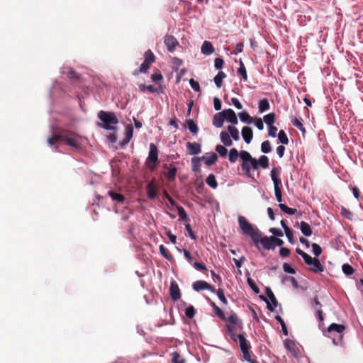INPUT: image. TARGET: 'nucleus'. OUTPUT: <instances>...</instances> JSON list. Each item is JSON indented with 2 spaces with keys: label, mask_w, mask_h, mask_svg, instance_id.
I'll use <instances>...</instances> for the list:
<instances>
[{
  "label": "nucleus",
  "mask_w": 363,
  "mask_h": 363,
  "mask_svg": "<svg viewBox=\"0 0 363 363\" xmlns=\"http://www.w3.org/2000/svg\"><path fill=\"white\" fill-rule=\"evenodd\" d=\"M188 128L189 130L194 134H196L198 132V126L194 123L192 121H188Z\"/></svg>",
  "instance_id": "49530a36"
},
{
  "label": "nucleus",
  "mask_w": 363,
  "mask_h": 363,
  "mask_svg": "<svg viewBox=\"0 0 363 363\" xmlns=\"http://www.w3.org/2000/svg\"><path fill=\"white\" fill-rule=\"evenodd\" d=\"M261 150L263 153H269L271 152L272 148L269 141L266 140L262 143Z\"/></svg>",
  "instance_id": "a19ab883"
},
{
  "label": "nucleus",
  "mask_w": 363,
  "mask_h": 363,
  "mask_svg": "<svg viewBox=\"0 0 363 363\" xmlns=\"http://www.w3.org/2000/svg\"><path fill=\"white\" fill-rule=\"evenodd\" d=\"M223 60L221 58H216L214 61V66L217 69H220L223 66Z\"/></svg>",
  "instance_id": "bf43d9fd"
},
{
  "label": "nucleus",
  "mask_w": 363,
  "mask_h": 363,
  "mask_svg": "<svg viewBox=\"0 0 363 363\" xmlns=\"http://www.w3.org/2000/svg\"><path fill=\"white\" fill-rule=\"evenodd\" d=\"M206 184L212 189H216L218 186V183L213 174H209L206 178Z\"/></svg>",
  "instance_id": "2f4dec72"
},
{
  "label": "nucleus",
  "mask_w": 363,
  "mask_h": 363,
  "mask_svg": "<svg viewBox=\"0 0 363 363\" xmlns=\"http://www.w3.org/2000/svg\"><path fill=\"white\" fill-rule=\"evenodd\" d=\"M314 303H315V306L313 307L316 310V316H317L318 320L320 322L319 327L321 328L322 322L323 320V317L321 309L318 307L320 305V303L317 300H315Z\"/></svg>",
  "instance_id": "cd10ccee"
},
{
  "label": "nucleus",
  "mask_w": 363,
  "mask_h": 363,
  "mask_svg": "<svg viewBox=\"0 0 363 363\" xmlns=\"http://www.w3.org/2000/svg\"><path fill=\"white\" fill-rule=\"evenodd\" d=\"M185 314L189 318H192L195 315V310L193 306H189L186 308Z\"/></svg>",
  "instance_id": "052dcab7"
},
{
  "label": "nucleus",
  "mask_w": 363,
  "mask_h": 363,
  "mask_svg": "<svg viewBox=\"0 0 363 363\" xmlns=\"http://www.w3.org/2000/svg\"><path fill=\"white\" fill-rule=\"evenodd\" d=\"M215 150L221 157H225L227 155L228 150L224 145H217Z\"/></svg>",
  "instance_id": "f704fd0d"
},
{
  "label": "nucleus",
  "mask_w": 363,
  "mask_h": 363,
  "mask_svg": "<svg viewBox=\"0 0 363 363\" xmlns=\"http://www.w3.org/2000/svg\"><path fill=\"white\" fill-rule=\"evenodd\" d=\"M342 268L343 272L347 275H351L354 273L353 268L348 264H344Z\"/></svg>",
  "instance_id": "c03bdc74"
},
{
  "label": "nucleus",
  "mask_w": 363,
  "mask_h": 363,
  "mask_svg": "<svg viewBox=\"0 0 363 363\" xmlns=\"http://www.w3.org/2000/svg\"><path fill=\"white\" fill-rule=\"evenodd\" d=\"M227 130L230 134V138H232L235 141L240 140V132L235 125H228Z\"/></svg>",
  "instance_id": "5701e85b"
},
{
  "label": "nucleus",
  "mask_w": 363,
  "mask_h": 363,
  "mask_svg": "<svg viewBox=\"0 0 363 363\" xmlns=\"http://www.w3.org/2000/svg\"><path fill=\"white\" fill-rule=\"evenodd\" d=\"M186 148L191 155H198L201 152V145L196 143H187Z\"/></svg>",
  "instance_id": "2eb2a0df"
},
{
  "label": "nucleus",
  "mask_w": 363,
  "mask_h": 363,
  "mask_svg": "<svg viewBox=\"0 0 363 363\" xmlns=\"http://www.w3.org/2000/svg\"><path fill=\"white\" fill-rule=\"evenodd\" d=\"M108 194L113 201H116L118 202H123L124 201V196L122 194L113 191H109Z\"/></svg>",
  "instance_id": "4c0bfd02"
},
{
  "label": "nucleus",
  "mask_w": 363,
  "mask_h": 363,
  "mask_svg": "<svg viewBox=\"0 0 363 363\" xmlns=\"http://www.w3.org/2000/svg\"><path fill=\"white\" fill-rule=\"evenodd\" d=\"M215 49L212 45V43L209 41H204L201 48V52L202 54L205 55H210L213 53Z\"/></svg>",
  "instance_id": "f3484780"
},
{
  "label": "nucleus",
  "mask_w": 363,
  "mask_h": 363,
  "mask_svg": "<svg viewBox=\"0 0 363 363\" xmlns=\"http://www.w3.org/2000/svg\"><path fill=\"white\" fill-rule=\"evenodd\" d=\"M164 43L169 52H172L176 47L179 45L177 40L172 35H166L164 39Z\"/></svg>",
  "instance_id": "1a4fd4ad"
},
{
  "label": "nucleus",
  "mask_w": 363,
  "mask_h": 363,
  "mask_svg": "<svg viewBox=\"0 0 363 363\" xmlns=\"http://www.w3.org/2000/svg\"><path fill=\"white\" fill-rule=\"evenodd\" d=\"M238 116L243 123L251 124L253 121V118L246 111L238 113Z\"/></svg>",
  "instance_id": "bb28decb"
},
{
  "label": "nucleus",
  "mask_w": 363,
  "mask_h": 363,
  "mask_svg": "<svg viewBox=\"0 0 363 363\" xmlns=\"http://www.w3.org/2000/svg\"><path fill=\"white\" fill-rule=\"evenodd\" d=\"M189 84L191 87L195 91H199L200 90V86L198 82L195 81L194 79H191L189 80Z\"/></svg>",
  "instance_id": "6e6d98bb"
},
{
  "label": "nucleus",
  "mask_w": 363,
  "mask_h": 363,
  "mask_svg": "<svg viewBox=\"0 0 363 363\" xmlns=\"http://www.w3.org/2000/svg\"><path fill=\"white\" fill-rule=\"evenodd\" d=\"M223 111L217 113L213 118V125L216 128H221L223 125L225 117Z\"/></svg>",
  "instance_id": "a211bd4d"
},
{
  "label": "nucleus",
  "mask_w": 363,
  "mask_h": 363,
  "mask_svg": "<svg viewBox=\"0 0 363 363\" xmlns=\"http://www.w3.org/2000/svg\"><path fill=\"white\" fill-rule=\"evenodd\" d=\"M311 270L315 273H320L324 271V267L321 264L320 261L315 258L312 263L309 265Z\"/></svg>",
  "instance_id": "aec40b11"
},
{
  "label": "nucleus",
  "mask_w": 363,
  "mask_h": 363,
  "mask_svg": "<svg viewBox=\"0 0 363 363\" xmlns=\"http://www.w3.org/2000/svg\"><path fill=\"white\" fill-rule=\"evenodd\" d=\"M238 157H240V152H238L235 148H232L230 150L228 159L231 163L235 162Z\"/></svg>",
  "instance_id": "c85d7f7f"
},
{
  "label": "nucleus",
  "mask_w": 363,
  "mask_h": 363,
  "mask_svg": "<svg viewBox=\"0 0 363 363\" xmlns=\"http://www.w3.org/2000/svg\"><path fill=\"white\" fill-rule=\"evenodd\" d=\"M292 124L298 128L303 133H305L306 130L302 124V123L297 118L292 121Z\"/></svg>",
  "instance_id": "09e8293b"
},
{
  "label": "nucleus",
  "mask_w": 363,
  "mask_h": 363,
  "mask_svg": "<svg viewBox=\"0 0 363 363\" xmlns=\"http://www.w3.org/2000/svg\"><path fill=\"white\" fill-rule=\"evenodd\" d=\"M177 169L175 167H167L165 170V175L169 180H174L176 177Z\"/></svg>",
  "instance_id": "a878e982"
},
{
  "label": "nucleus",
  "mask_w": 363,
  "mask_h": 363,
  "mask_svg": "<svg viewBox=\"0 0 363 363\" xmlns=\"http://www.w3.org/2000/svg\"><path fill=\"white\" fill-rule=\"evenodd\" d=\"M248 350H249L242 351L243 354V358L250 363H256L255 361L250 358V355Z\"/></svg>",
  "instance_id": "680f3d73"
},
{
  "label": "nucleus",
  "mask_w": 363,
  "mask_h": 363,
  "mask_svg": "<svg viewBox=\"0 0 363 363\" xmlns=\"http://www.w3.org/2000/svg\"><path fill=\"white\" fill-rule=\"evenodd\" d=\"M224 320L232 324L235 328H240L242 325L237 315L233 312L228 313Z\"/></svg>",
  "instance_id": "4468645a"
},
{
  "label": "nucleus",
  "mask_w": 363,
  "mask_h": 363,
  "mask_svg": "<svg viewBox=\"0 0 363 363\" xmlns=\"http://www.w3.org/2000/svg\"><path fill=\"white\" fill-rule=\"evenodd\" d=\"M283 269L285 272L291 274H294L296 272L294 269L291 267V265H290L288 263H284L283 264Z\"/></svg>",
  "instance_id": "5fc2aeb1"
},
{
  "label": "nucleus",
  "mask_w": 363,
  "mask_h": 363,
  "mask_svg": "<svg viewBox=\"0 0 363 363\" xmlns=\"http://www.w3.org/2000/svg\"><path fill=\"white\" fill-rule=\"evenodd\" d=\"M263 119H264V121L265 122V123L268 126H271L275 121V115H274V113H269L267 115H265L264 116Z\"/></svg>",
  "instance_id": "72a5a7b5"
},
{
  "label": "nucleus",
  "mask_w": 363,
  "mask_h": 363,
  "mask_svg": "<svg viewBox=\"0 0 363 363\" xmlns=\"http://www.w3.org/2000/svg\"><path fill=\"white\" fill-rule=\"evenodd\" d=\"M247 284L250 286V288L255 292L256 294H258L259 292V288L256 286V284L254 283V281L250 279H247Z\"/></svg>",
  "instance_id": "13d9d810"
},
{
  "label": "nucleus",
  "mask_w": 363,
  "mask_h": 363,
  "mask_svg": "<svg viewBox=\"0 0 363 363\" xmlns=\"http://www.w3.org/2000/svg\"><path fill=\"white\" fill-rule=\"evenodd\" d=\"M133 134V127L132 125H127L125 128L124 138L121 142V146H125L131 140Z\"/></svg>",
  "instance_id": "ddd939ff"
},
{
  "label": "nucleus",
  "mask_w": 363,
  "mask_h": 363,
  "mask_svg": "<svg viewBox=\"0 0 363 363\" xmlns=\"http://www.w3.org/2000/svg\"><path fill=\"white\" fill-rule=\"evenodd\" d=\"M98 117L103 123L101 125L103 128L111 130L116 128L118 120L113 113L101 111L98 113Z\"/></svg>",
  "instance_id": "20e7f679"
},
{
  "label": "nucleus",
  "mask_w": 363,
  "mask_h": 363,
  "mask_svg": "<svg viewBox=\"0 0 363 363\" xmlns=\"http://www.w3.org/2000/svg\"><path fill=\"white\" fill-rule=\"evenodd\" d=\"M226 77L223 72H219L218 74L214 77V82L217 87L220 88L222 86L223 79Z\"/></svg>",
  "instance_id": "473e14b6"
},
{
  "label": "nucleus",
  "mask_w": 363,
  "mask_h": 363,
  "mask_svg": "<svg viewBox=\"0 0 363 363\" xmlns=\"http://www.w3.org/2000/svg\"><path fill=\"white\" fill-rule=\"evenodd\" d=\"M257 248H259V244H262L263 247L266 250L274 249V245L273 244V236L267 237L262 236L261 232L259 233V238L258 242H254Z\"/></svg>",
  "instance_id": "6e6552de"
},
{
  "label": "nucleus",
  "mask_w": 363,
  "mask_h": 363,
  "mask_svg": "<svg viewBox=\"0 0 363 363\" xmlns=\"http://www.w3.org/2000/svg\"><path fill=\"white\" fill-rule=\"evenodd\" d=\"M278 139L279 142L283 145H287L289 143V139L283 130H281L278 133Z\"/></svg>",
  "instance_id": "c9c22d12"
},
{
  "label": "nucleus",
  "mask_w": 363,
  "mask_h": 363,
  "mask_svg": "<svg viewBox=\"0 0 363 363\" xmlns=\"http://www.w3.org/2000/svg\"><path fill=\"white\" fill-rule=\"evenodd\" d=\"M269 232L275 236H278V237L283 236V232L280 229L272 228L269 229Z\"/></svg>",
  "instance_id": "69168bd1"
},
{
  "label": "nucleus",
  "mask_w": 363,
  "mask_h": 363,
  "mask_svg": "<svg viewBox=\"0 0 363 363\" xmlns=\"http://www.w3.org/2000/svg\"><path fill=\"white\" fill-rule=\"evenodd\" d=\"M284 232H285L286 236L288 238L289 242L291 243H293L294 242L293 230L291 229H290L289 228H286Z\"/></svg>",
  "instance_id": "3c124183"
},
{
  "label": "nucleus",
  "mask_w": 363,
  "mask_h": 363,
  "mask_svg": "<svg viewBox=\"0 0 363 363\" xmlns=\"http://www.w3.org/2000/svg\"><path fill=\"white\" fill-rule=\"evenodd\" d=\"M220 140L225 146L230 147L233 145V140L230 138L228 131H221L220 133Z\"/></svg>",
  "instance_id": "6ab92c4d"
},
{
  "label": "nucleus",
  "mask_w": 363,
  "mask_h": 363,
  "mask_svg": "<svg viewBox=\"0 0 363 363\" xmlns=\"http://www.w3.org/2000/svg\"><path fill=\"white\" fill-rule=\"evenodd\" d=\"M270 299H271V301H272V303H270L269 302H267V308L270 310V311H274L275 309V308L277 307V302L275 299V297L274 296L273 294H272V296H270Z\"/></svg>",
  "instance_id": "de8ad7c7"
},
{
  "label": "nucleus",
  "mask_w": 363,
  "mask_h": 363,
  "mask_svg": "<svg viewBox=\"0 0 363 363\" xmlns=\"http://www.w3.org/2000/svg\"><path fill=\"white\" fill-rule=\"evenodd\" d=\"M171 297L174 300H177L180 298V290L176 283L172 282L170 286Z\"/></svg>",
  "instance_id": "4be33fe9"
},
{
  "label": "nucleus",
  "mask_w": 363,
  "mask_h": 363,
  "mask_svg": "<svg viewBox=\"0 0 363 363\" xmlns=\"http://www.w3.org/2000/svg\"><path fill=\"white\" fill-rule=\"evenodd\" d=\"M312 250L315 256H319L322 252L321 247L316 243L312 244Z\"/></svg>",
  "instance_id": "864d4df0"
},
{
  "label": "nucleus",
  "mask_w": 363,
  "mask_h": 363,
  "mask_svg": "<svg viewBox=\"0 0 363 363\" xmlns=\"http://www.w3.org/2000/svg\"><path fill=\"white\" fill-rule=\"evenodd\" d=\"M279 174V169L274 168L271 171L270 175H271L272 180L273 181V183H274V194H275L276 199L279 203H281L282 201L281 191V181L278 177Z\"/></svg>",
  "instance_id": "423d86ee"
},
{
  "label": "nucleus",
  "mask_w": 363,
  "mask_h": 363,
  "mask_svg": "<svg viewBox=\"0 0 363 363\" xmlns=\"http://www.w3.org/2000/svg\"><path fill=\"white\" fill-rule=\"evenodd\" d=\"M255 125L259 130H262L264 128L263 121L260 118L255 120Z\"/></svg>",
  "instance_id": "774afa93"
},
{
  "label": "nucleus",
  "mask_w": 363,
  "mask_h": 363,
  "mask_svg": "<svg viewBox=\"0 0 363 363\" xmlns=\"http://www.w3.org/2000/svg\"><path fill=\"white\" fill-rule=\"evenodd\" d=\"M238 72L242 76L244 81L247 80V71L242 60L240 61V67L238 70Z\"/></svg>",
  "instance_id": "e433bc0d"
},
{
  "label": "nucleus",
  "mask_w": 363,
  "mask_h": 363,
  "mask_svg": "<svg viewBox=\"0 0 363 363\" xmlns=\"http://www.w3.org/2000/svg\"><path fill=\"white\" fill-rule=\"evenodd\" d=\"M238 221L242 234L250 237L253 242L257 243L259 238V230L251 224L243 216H239Z\"/></svg>",
  "instance_id": "f03ea898"
},
{
  "label": "nucleus",
  "mask_w": 363,
  "mask_h": 363,
  "mask_svg": "<svg viewBox=\"0 0 363 363\" xmlns=\"http://www.w3.org/2000/svg\"><path fill=\"white\" fill-rule=\"evenodd\" d=\"M241 134L243 140L246 143L249 144L251 143L253 138V133L251 128L247 126L243 127L241 131Z\"/></svg>",
  "instance_id": "dca6fc26"
},
{
  "label": "nucleus",
  "mask_w": 363,
  "mask_h": 363,
  "mask_svg": "<svg viewBox=\"0 0 363 363\" xmlns=\"http://www.w3.org/2000/svg\"><path fill=\"white\" fill-rule=\"evenodd\" d=\"M85 140L86 138L77 133L72 132H64L60 135H53L51 138H48V143L50 146H52L59 141H63L67 145L76 150H81Z\"/></svg>",
  "instance_id": "f257e3e1"
},
{
  "label": "nucleus",
  "mask_w": 363,
  "mask_h": 363,
  "mask_svg": "<svg viewBox=\"0 0 363 363\" xmlns=\"http://www.w3.org/2000/svg\"><path fill=\"white\" fill-rule=\"evenodd\" d=\"M257 168L259 167V166H260L261 167H262L264 169H266L269 167V159L265 155L261 156L258 160H257Z\"/></svg>",
  "instance_id": "7c9ffc66"
},
{
  "label": "nucleus",
  "mask_w": 363,
  "mask_h": 363,
  "mask_svg": "<svg viewBox=\"0 0 363 363\" xmlns=\"http://www.w3.org/2000/svg\"><path fill=\"white\" fill-rule=\"evenodd\" d=\"M341 214L342 216H343L344 217L351 220L352 218V213L347 209L345 208H342L341 209Z\"/></svg>",
  "instance_id": "4d7b16f0"
},
{
  "label": "nucleus",
  "mask_w": 363,
  "mask_h": 363,
  "mask_svg": "<svg viewBox=\"0 0 363 363\" xmlns=\"http://www.w3.org/2000/svg\"><path fill=\"white\" fill-rule=\"evenodd\" d=\"M147 196L150 199H153L157 196V187L153 182H150L146 186Z\"/></svg>",
  "instance_id": "412c9836"
},
{
  "label": "nucleus",
  "mask_w": 363,
  "mask_h": 363,
  "mask_svg": "<svg viewBox=\"0 0 363 363\" xmlns=\"http://www.w3.org/2000/svg\"><path fill=\"white\" fill-rule=\"evenodd\" d=\"M279 207L280 208L281 210H282L283 211H284L286 213H287L289 215H294L296 211V209L291 208L288 207L287 206H286L285 204H282V203H279Z\"/></svg>",
  "instance_id": "ea45409f"
},
{
  "label": "nucleus",
  "mask_w": 363,
  "mask_h": 363,
  "mask_svg": "<svg viewBox=\"0 0 363 363\" xmlns=\"http://www.w3.org/2000/svg\"><path fill=\"white\" fill-rule=\"evenodd\" d=\"M158 160L157 148V147L151 143L150 145V152L147 158L146 164L147 167L153 170L156 167V163Z\"/></svg>",
  "instance_id": "0eeeda50"
},
{
  "label": "nucleus",
  "mask_w": 363,
  "mask_h": 363,
  "mask_svg": "<svg viewBox=\"0 0 363 363\" xmlns=\"http://www.w3.org/2000/svg\"><path fill=\"white\" fill-rule=\"evenodd\" d=\"M223 111L224 113L223 114L226 121L232 123L233 125L238 123V117L233 109L228 108L223 110Z\"/></svg>",
  "instance_id": "9d476101"
},
{
  "label": "nucleus",
  "mask_w": 363,
  "mask_h": 363,
  "mask_svg": "<svg viewBox=\"0 0 363 363\" xmlns=\"http://www.w3.org/2000/svg\"><path fill=\"white\" fill-rule=\"evenodd\" d=\"M216 294L222 303H223L224 304L228 303V301H227L226 298L225 297L224 292L222 289H219L217 291Z\"/></svg>",
  "instance_id": "603ef678"
},
{
  "label": "nucleus",
  "mask_w": 363,
  "mask_h": 363,
  "mask_svg": "<svg viewBox=\"0 0 363 363\" xmlns=\"http://www.w3.org/2000/svg\"><path fill=\"white\" fill-rule=\"evenodd\" d=\"M160 254L166 259H172V255L168 252L167 250L164 247L163 245H160L159 247Z\"/></svg>",
  "instance_id": "37998d69"
},
{
  "label": "nucleus",
  "mask_w": 363,
  "mask_h": 363,
  "mask_svg": "<svg viewBox=\"0 0 363 363\" xmlns=\"http://www.w3.org/2000/svg\"><path fill=\"white\" fill-rule=\"evenodd\" d=\"M237 340L239 342L241 351L249 350L250 344L248 341L245 338L243 335L239 334L237 335Z\"/></svg>",
  "instance_id": "b1692460"
},
{
  "label": "nucleus",
  "mask_w": 363,
  "mask_h": 363,
  "mask_svg": "<svg viewBox=\"0 0 363 363\" xmlns=\"http://www.w3.org/2000/svg\"><path fill=\"white\" fill-rule=\"evenodd\" d=\"M213 308H214V311H215L216 314L218 317H220V318L224 320V318H225V315L223 313L222 310L219 307H218L216 306H214Z\"/></svg>",
  "instance_id": "0e129e2a"
},
{
  "label": "nucleus",
  "mask_w": 363,
  "mask_h": 363,
  "mask_svg": "<svg viewBox=\"0 0 363 363\" xmlns=\"http://www.w3.org/2000/svg\"><path fill=\"white\" fill-rule=\"evenodd\" d=\"M345 329V326L342 324L332 323L328 328L325 335L333 340L334 345H338L341 342Z\"/></svg>",
  "instance_id": "39448f33"
},
{
  "label": "nucleus",
  "mask_w": 363,
  "mask_h": 363,
  "mask_svg": "<svg viewBox=\"0 0 363 363\" xmlns=\"http://www.w3.org/2000/svg\"><path fill=\"white\" fill-rule=\"evenodd\" d=\"M151 79L152 82H160L163 79L162 74L160 73V72L157 71L155 73H153L151 76Z\"/></svg>",
  "instance_id": "a18cd8bd"
},
{
  "label": "nucleus",
  "mask_w": 363,
  "mask_h": 363,
  "mask_svg": "<svg viewBox=\"0 0 363 363\" xmlns=\"http://www.w3.org/2000/svg\"><path fill=\"white\" fill-rule=\"evenodd\" d=\"M268 130H269V135L270 137H272V138L276 137L277 132V128H276L275 126L271 125V126H269Z\"/></svg>",
  "instance_id": "338daca9"
},
{
  "label": "nucleus",
  "mask_w": 363,
  "mask_h": 363,
  "mask_svg": "<svg viewBox=\"0 0 363 363\" xmlns=\"http://www.w3.org/2000/svg\"><path fill=\"white\" fill-rule=\"evenodd\" d=\"M259 111L263 113L269 108V104L267 99H263L259 101L258 105Z\"/></svg>",
  "instance_id": "c756f323"
},
{
  "label": "nucleus",
  "mask_w": 363,
  "mask_h": 363,
  "mask_svg": "<svg viewBox=\"0 0 363 363\" xmlns=\"http://www.w3.org/2000/svg\"><path fill=\"white\" fill-rule=\"evenodd\" d=\"M145 60L147 63L151 65L155 60V56L150 50H147L145 53Z\"/></svg>",
  "instance_id": "79ce46f5"
},
{
  "label": "nucleus",
  "mask_w": 363,
  "mask_h": 363,
  "mask_svg": "<svg viewBox=\"0 0 363 363\" xmlns=\"http://www.w3.org/2000/svg\"><path fill=\"white\" fill-rule=\"evenodd\" d=\"M177 211H178V215L179 216V218L181 220H186L187 219V214L184 209L182 206H177Z\"/></svg>",
  "instance_id": "8fccbe9b"
},
{
  "label": "nucleus",
  "mask_w": 363,
  "mask_h": 363,
  "mask_svg": "<svg viewBox=\"0 0 363 363\" xmlns=\"http://www.w3.org/2000/svg\"><path fill=\"white\" fill-rule=\"evenodd\" d=\"M200 158L201 160L204 161V163L207 166H211L216 162L218 156L216 153L211 152L206 153Z\"/></svg>",
  "instance_id": "f8f14e48"
},
{
  "label": "nucleus",
  "mask_w": 363,
  "mask_h": 363,
  "mask_svg": "<svg viewBox=\"0 0 363 363\" xmlns=\"http://www.w3.org/2000/svg\"><path fill=\"white\" fill-rule=\"evenodd\" d=\"M231 102L233 105L238 109L240 110L242 108V105L237 98H232Z\"/></svg>",
  "instance_id": "e2e57ef3"
},
{
  "label": "nucleus",
  "mask_w": 363,
  "mask_h": 363,
  "mask_svg": "<svg viewBox=\"0 0 363 363\" xmlns=\"http://www.w3.org/2000/svg\"><path fill=\"white\" fill-rule=\"evenodd\" d=\"M201 161L200 157H194L191 160L192 169L194 172H198L200 169V162Z\"/></svg>",
  "instance_id": "58836bf2"
},
{
  "label": "nucleus",
  "mask_w": 363,
  "mask_h": 363,
  "mask_svg": "<svg viewBox=\"0 0 363 363\" xmlns=\"http://www.w3.org/2000/svg\"><path fill=\"white\" fill-rule=\"evenodd\" d=\"M240 157L242 160L241 168L248 177H252V170L257 169V159L253 158L251 155L245 151L240 152Z\"/></svg>",
  "instance_id": "7ed1b4c3"
},
{
  "label": "nucleus",
  "mask_w": 363,
  "mask_h": 363,
  "mask_svg": "<svg viewBox=\"0 0 363 363\" xmlns=\"http://www.w3.org/2000/svg\"><path fill=\"white\" fill-rule=\"evenodd\" d=\"M193 289L196 291L209 290L211 292H215L214 289L205 281H196L193 284Z\"/></svg>",
  "instance_id": "9b49d317"
},
{
  "label": "nucleus",
  "mask_w": 363,
  "mask_h": 363,
  "mask_svg": "<svg viewBox=\"0 0 363 363\" xmlns=\"http://www.w3.org/2000/svg\"><path fill=\"white\" fill-rule=\"evenodd\" d=\"M300 230L305 236H310L312 234L311 226L306 222L301 221L300 223Z\"/></svg>",
  "instance_id": "393cba45"
}]
</instances>
